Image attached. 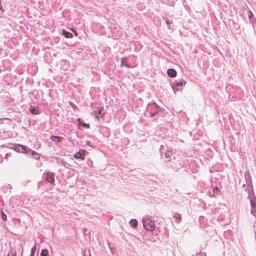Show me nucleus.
<instances>
[{
    "label": "nucleus",
    "instance_id": "24",
    "mask_svg": "<svg viewBox=\"0 0 256 256\" xmlns=\"http://www.w3.org/2000/svg\"><path fill=\"white\" fill-rule=\"evenodd\" d=\"M1 214H2V220L4 221L6 220L7 219L6 215L5 214L2 210L1 211Z\"/></svg>",
    "mask_w": 256,
    "mask_h": 256
},
{
    "label": "nucleus",
    "instance_id": "32",
    "mask_svg": "<svg viewBox=\"0 0 256 256\" xmlns=\"http://www.w3.org/2000/svg\"><path fill=\"white\" fill-rule=\"evenodd\" d=\"M1 72H2V70H0V73Z\"/></svg>",
    "mask_w": 256,
    "mask_h": 256
},
{
    "label": "nucleus",
    "instance_id": "13",
    "mask_svg": "<svg viewBox=\"0 0 256 256\" xmlns=\"http://www.w3.org/2000/svg\"><path fill=\"white\" fill-rule=\"evenodd\" d=\"M63 138L58 136H51V140L54 142H61Z\"/></svg>",
    "mask_w": 256,
    "mask_h": 256
},
{
    "label": "nucleus",
    "instance_id": "18",
    "mask_svg": "<svg viewBox=\"0 0 256 256\" xmlns=\"http://www.w3.org/2000/svg\"><path fill=\"white\" fill-rule=\"evenodd\" d=\"M94 118L97 119V120H98L99 119V117H100V118H102L103 116H104V114H105L106 113H100V112H98V113H94Z\"/></svg>",
    "mask_w": 256,
    "mask_h": 256
},
{
    "label": "nucleus",
    "instance_id": "6",
    "mask_svg": "<svg viewBox=\"0 0 256 256\" xmlns=\"http://www.w3.org/2000/svg\"><path fill=\"white\" fill-rule=\"evenodd\" d=\"M244 178L247 186H252L251 176L248 170H246L244 172Z\"/></svg>",
    "mask_w": 256,
    "mask_h": 256
},
{
    "label": "nucleus",
    "instance_id": "22",
    "mask_svg": "<svg viewBox=\"0 0 256 256\" xmlns=\"http://www.w3.org/2000/svg\"><path fill=\"white\" fill-rule=\"evenodd\" d=\"M212 191L214 192V194H218L220 191L218 190L217 187L212 188Z\"/></svg>",
    "mask_w": 256,
    "mask_h": 256
},
{
    "label": "nucleus",
    "instance_id": "12",
    "mask_svg": "<svg viewBox=\"0 0 256 256\" xmlns=\"http://www.w3.org/2000/svg\"><path fill=\"white\" fill-rule=\"evenodd\" d=\"M138 221L136 219H132L129 222L130 226L132 228H136L138 226Z\"/></svg>",
    "mask_w": 256,
    "mask_h": 256
},
{
    "label": "nucleus",
    "instance_id": "21",
    "mask_svg": "<svg viewBox=\"0 0 256 256\" xmlns=\"http://www.w3.org/2000/svg\"><path fill=\"white\" fill-rule=\"evenodd\" d=\"M164 155L166 158H170L172 155V152L170 150H167L165 152Z\"/></svg>",
    "mask_w": 256,
    "mask_h": 256
},
{
    "label": "nucleus",
    "instance_id": "28",
    "mask_svg": "<svg viewBox=\"0 0 256 256\" xmlns=\"http://www.w3.org/2000/svg\"><path fill=\"white\" fill-rule=\"evenodd\" d=\"M72 31L74 32V35H75L76 36H78V34L77 32L75 31V30H72Z\"/></svg>",
    "mask_w": 256,
    "mask_h": 256
},
{
    "label": "nucleus",
    "instance_id": "29",
    "mask_svg": "<svg viewBox=\"0 0 256 256\" xmlns=\"http://www.w3.org/2000/svg\"><path fill=\"white\" fill-rule=\"evenodd\" d=\"M246 184H242V188H245V186H246Z\"/></svg>",
    "mask_w": 256,
    "mask_h": 256
},
{
    "label": "nucleus",
    "instance_id": "8",
    "mask_svg": "<svg viewBox=\"0 0 256 256\" xmlns=\"http://www.w3.org/2000/svg\"><path fill=\"white\" fill-rule=\"evenodd\" d=\"M245 192H246L248 194V198H250L251 197H253V196H255L254 190H253V186H247L244 189Z\"/></svg>",
    "mask_w": 256,
    "mask_h": 256
},
{
    "label": "nucleus",
    "instance_id": "3",
    "mask_svg": "<svg viewBox=\"0 0 256 256\" xmlns=\"http://www.w3.org/2000/svg\"><path fill=\"white\" fill-rule=\"evenodd\" d=\"M54 174L53 172H46L44 174L43 178L46 181L50 182L52 184H54Z\"/></svg>",
    "mask_w": 256,
    "mask_h": 256
},
{
    "label": "nucleus",
    "instance_id": "15",
    "mask_svg": "<svg viewBox=\"0 0 256 256\" xmlns=\"http://www.w3.org/2000/svg\"><path fill=\"white\" fill-rule=\"evenodd\" d=\"M78 122H79V124H80L82 126V127H84V128H89V127H90V125H89L88 124H86L85 122H83L81 121V120H80V118H78Z\"/></svg>",
    "mask_w": 256,
    "mask_h": 256
},
{
    "label": "nucleus",
    "instance_id": "19",
    "mask_svg": "<svg viewBox=\"0 0 256 256\" xmlns=\"http://www.w3.org/2000/svg\"><path fill=\"white\" fill-rule=\"evenodd\" d=\"M48 252L46 249H42L40 252V256H48Z\"/></svg>",
    "mask_w": 256,
    "mask_h": 256
},
{
    "label": "nucleus",
    "instance_id": "30",
    "mask_svg": "<svg viewBox=\"0 0 256 256\" xmlns=\"http://www.w3.org/2000/svg\"><path fill=\"white\" fill-rule=\"evenodd\" d=\"M249 12L250 14H249V16H250L252 14V13L250 11Z\"/></svg>",
    "mask_w": 256,
    "mask_h": 256
},
{
    "label": "nucleus",
    "instance_id": "23",
    "mask_svg": "<svg viewBox=\"0 0 256 256\" xmlns=\"http://www.w3.org/2000/svg\"><path fill=\"white\" fill-rule=\"evenodd\" d=\"M126 62V58H122L121 59V66H127L126 64H124V62Z\"/></svg>",
    "mask_w": 256,
    "mask_h": 256
},
{
    "label": "nucleus",
    "instance_id": "1",
    "mask_svg": "<svg viewBox=\"0 0 256 256\" xmlns=\"http://www.w3.org/2000/svg\"><path fill=\"white\" fill-rule=\"evenodd\" d=\"M142 222L143 226L147 231H152L156 228L154 222L152 220V218L148 216L142 218Z\"/></svg>",
    "mask_w": 256,
    "mask_h": 256
},
{
    "label": "nucleus",
    "instance_id": "25",
    "mask_svg": "<svg viewBox=\"0 0 256 256\" xmlns=\"http://www.w3.org/2000/svg\"><path fill=\"white\" fill-rule=\"evenodd\" d=\"M36 248L35 246L33 247L32 248L30 256H34V252H35V251H36Z\"/></svg>",
    "mask_w": 256,
    "mask_h": 256
},
{
    "label": "nucleus",
    "instance_id": "17",
    "mask_svg": "<svg viewBox=\"0 0 256 256\" xmlns=\"http://www.w3.org/2000/svg\"><path fill=\"white\" fill-rule=\"evenodd\" d=\"M174 218L176 220L178 223H180L181 221V216L178 213L175 214L174 216Z\"/></svg>",
    "mask_w": 256,
    "mask_h": 256
},
{
    "label": "nucleus",
    "instance_id": "9",
    "mask_svg": "<svg viewBox=\"0 0 256 256\" xmlns=\"http://www.w3.org/2000/svg\"><path fill=\"white\" fill-rule=\"evenodd\" d=\"M28 154L32 156V157L34 158L36 160H38L40 158L38 154L36 152L30 148L28 150Z\"/></svg>",
    "mask_w": 256,
    "mask_h": 256
},
{
    "label": "nucleus",
    "instance_id": "7",
    "mask_svg": "<svg viewBox=\"0 0 256 256\" xmlns=\"http://www.w3.org/2000/svg\"><path fill=\"white\" fill-rule=\"evenodd\" d=\"M86 152V151L85 150H80L78 152H76L74 157L76 159H80L82 160H84V156Z\"/></svg>",
    "mask_w": 256,
    "mask_h": 256
},
{
    "label": "nucleus",
    "instance_id": "2",
    "mask_svg": "<svg viewBox=\"0 0 256 256\" xmlns=\"http://www.w3.org/2000/svg\"><path fill=\"white\" fill-rule=\"evenodd\" d=\"M167 165L175 171L178 170L183 166L182 161L180 159H176L174 156L168 161Z\"/></svg>",
    "mask_w": 256,
    "mask_h": 256
},
{
    "label": "nucleus",
    "instance_id": "5",
    "mask_svg": "<svg viewBox=\"0 0 256 256\" xmlns=\"http://www.w3.org/2000/svg\"><path fill=\"white\" fill-rule=\"evenodd\" d=\"M248 199L250 200L251 206L250 213L254 216L256 213V196H253V197H251V198Z\"/></svg>",
    "mask_w": 256,
    "mask_h": 256
},
{
    "label": "nucleus",
    "instance_id": "11",
    "mask_svg": "<svg viewBox=\"0 0 256 256\" xmlns=\"http://www.w3.org/2000/svg\"><path fill=\"white\" fill-rule=\"evenodd\" d=\"M62 34L66 38H72L73 37L72 33L66 31L64 29L62 30Z\"/></svg>",
    "mask_w": 256,
    "mask_h": 256
},
{
    "label": "nucleus",
    "instance_id": "27",
    "mask_svg": "<svg viewBox=\"0 0 256 256\" xmlns=\"http://www.w3.org/2000/svg\"><path fill=\"white\" fill-rule=\"evenodd\" d=\"M8 120L9 122H11L12 120L10 118H0V121H3V120Z\"/></svg>",
    "mask_w": 256,
    "mask_h": 256
},
{
    "label": "nucleus",
    "instance_id": "31",
    "mask_svg": "<svg viewBox=\"0 0 256 256\" xmlns=\"http://www.w3.org/2000/svg\"><path fill=\"white\" fill-rule=\"evenodd\" d=\"M34 114H38V113H37V112H36V113H34Z\"/></svg>",
    "mask_w": 256,
    "mask_h": 256
},
{
    "label": "nucleus",
    "instance_id": "14",
    "mask_svg": "<svg viewBox=\"0 0 256 256\" xmlns=\"http://www.w3.org/2000/svg\"><path fill=\"white\" fill-rule=\"evenodd\" d=\"M9 136L8 134L5 131H0V138H6L7 137Z\"/></svg>",
    "mask_w": 256,
    "mask_h": 256
},
{
    "label": "nucleus",
    "instance_id": "4",
    "mask_svg": "<svg viewBox=\"0 0 256 256\" xmlns=\"http://www.w3.org/2000/svg\"><path fill=\"white\" fill-rule=\"evenodd\" d=\"M13 148L17 152L28 154V148L25 146L18 144L14 145L13 146Z\"/></svg>",
    "mask_w": 256,
    "mask_h": 256
},
{
    "label": "nucleus",
    "instance_id": "16",
    "mask_svg": "<svg viewBox=\"0 0 256 256\" xmlns=\"http://www.w3.org/2000/svg\"><path fill=\"white\" fill-rule=\"evenodd\" d=\"M175 84L176 86H184L186 84V82H182L181 80H176Z\"/></svg>",
    "mask_w": 256,
    "mask_h": 256
},
{
    "label": "nucleus",
    "instance_id": "10",
    "mask_svg": "<svg viewBox=\"0 0 256 256\" xmlns=\"http://www.w3.org/2000/svg\"><path fill=\"white\" fill-rule=\"evenodd\" d=\"M168 76L170 78H174L176 76V71L173 68H170L167 71Z\"/></svg>",
    "mask_w": 256,
    "mask_h": 256
},
{
    "label": "nucleus",
    "instance_id": "20",
    "mask_svg": "<svg viewBox=\"0 0 256 256\" xmlns=\"http://www.w3.org/2000/svg\"><path fill=\"white\" fill-rule=\"evenodd\" d=\"M8 256H16V250H12L8 254Z\"/></svg>",
    "mask_w": 256,
    "mask_h": 256
},
{
    "label": "nucleus",
    "instance_id": "26",
    "mask_svg": "<svg viewBox=\"0 0 256 256\" xmlns=\"http://www.w3.org/2000/svg\"><path fill=\"white\" fill-rule=\"evenodd\" d=\"M144 114H145L146 116V114H149L148 116L152 118V117L154 116L155 114H156V113H152V112H150V113H144Z\"/></svg>",
    "mask_w": 256,
    "mask_h": 256
}]
</instances>
